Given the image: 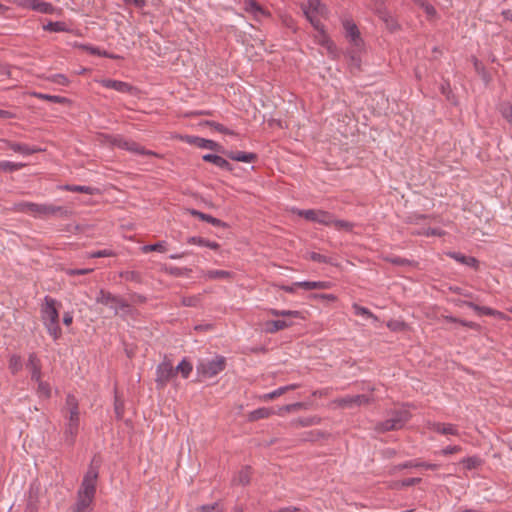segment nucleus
<instances>
[{"label":"nucleus","mask_w":512,"mask_h":512,"mask_svg":"<svg viewBox=\"0 0 512 512\" xmlns=\"http://www.w3.org/2000/svg\"><path fill=\"white\" fill-rule=\"evenodd\" d=\"M293 212L296 213L298 216L305 218L308 221L316 223L318 210H315V209H307V210L293 209Z\"/></svg>","instance_id":"79ce46f5"},{"label":"nucleus","mask_w":512,"mask_h":512,"mask_svg":"<svg viewBox=\"0 0 512 512\" xmlns=\"http://www.w3.org/2000/svg\"><path fill=\"white\" fill-rule=\"evenodd\" d=\"M447 256L468 267L477 268L478 260L472 256H466L460 252L450 251Z\"/></svg>","instance_id":"dca6fc26"},{"label":"nucleus","mask_w":512,"mask_h":512,"mask_svg":"<svg viewBox=\"0 0 512 512\" xmlns=\"http://www.w3.org/2000/svg\"><path fill=\"white\" fill-rule=\"evenodd\" d=\"M202 159L205 162L213 163L215 166H217L223 170H226V171L232 170V165L226 159H224L223 157H221L219 155L205 154L202 156Z\"/></svg>","instance_id":"a211bd4d"},{"label":"nucleus","mask_w":512,"mask_h":512,"mask_svg":"<svg viewBox=\"0 0 512 512\" xmlns=\"http://www.w3.org/2000/svg\"><path fill=\"white\" fill-rule=\"evenodd\" d=\"M226 367V358L221 355L215 357L198 359L196 372L199 378L208 379L218 375Z\"/></svg>","instance_id":"7ed1b4c3"},{"label":"nucleus","mask_w":512,"mask_h":512,"mask_svg":"<svg viewBox=\"0 0 512 512\" xmlns=\"http://www.w3.org/2000/svg\"><path fill=\"white\" fill-rule=\"evenodd\" d=\"M30 208H31V202H28V201H21V202H17L13 205V210L15 212H19V213H27V214H30Z\"/></svg>","instance_id":"603ef678"},{"label":"nucleus","mask_w":512,"mask_h":512,"mask_svg":"<svg viewBox=\"0 0 512 512\" xmlns=\"http://www.w3.org/2000/svg\"><path fill=\"white\" fill-rule=\"evenodd\" d=\"M462 305H465L471 309H473L476 313H478L479 315H488V316H493V315H496L498 312L490 307H486V306H479L477 304H475L474 302H471V301H462L461 302Z\"/></svg>","instance_id":"c85d7f7f"},{"label":"nucleus","mask_w":512,"mask_h":512,"mask_svg":"<svg viewBox=\"0 0 512 512\" xmlns=\"http://www.w3.org/2000/svg\"><path fill=\"white\" fill-rule=\"evenodd\" d=\"M251 468L249 466L243 467L232 479L233 485L246 486L250 483Z\"/></svg>","instance_id":"5701e85b"},{"label":"nucleus","mask_w":512,"mask_h":512,"mask_svg":"<svg viewBox=\"0 0 512 512\" xmlns=\"http://www.w3.org/2000/svg\"><path fill=\"white\" fill-rule=\"evenodd\" d=\"M281 317L284 318H301V312L296 310H281Z\"/></svg>","instance_id":"e2e57ef3"},{"label":"nucleus","mask_w":512,"mask_h":512,"mask_svg":"<svg viewBox=\"0 0 512 512\" xmlns=\"http://www.w3.org/2000/svg\"><path fill=\"white\" fill-rule=\"evenodd\" d=\"M390 263L397 265V266H406V265H412L413 261L402 258L399 256H394L388 259Z\"/></svg>","instance_id":"13d9d810"},{"label":"nucleus","mask_w":512,"mask_h":512,"mask_svg":"<svg viewBox=\"0 0 512 512\" xmlns=\"http://www.w3.org/2000/svg\"><path fill=\"white\" fill-rule=\"evenodd\" d=\"M302 9L310 10L312 14H323L326 10L320 0H308L307 5H303Z\"/></svg>","instance_id":"473e14b6"},{"label":"nucleus","mask_w":512,"mask_h":512,"mask_svg":"<svg viewBox=\"0 0 512 512\" xmlns=\"http://www.w3.org/2000/svg\"><path fill=\"white\" fill-rule=\"evenodd\" d=\"M418 234H421L418 232ZM425 236H442L444 232L439 228H428L423 233Z\"/></svg>","instance_id":"69168bd1"},{"label":"nucleus","mask_w":512,"mask_h":512,"mask_svg":"<svg viewBox=\"0 0 512 512\" xmlns=\"http://www.w3.org/2000/svg\"><path fill=\"white\" fill-rule=\"evenodd\" d=\"M226 156L233 161L245 163H251L257 158L255 153L244 151H229L226 153Z\"/></svg>","instance_id":"f3484780"},{"label":"nucleus","mask_w":512,"mask_h":512,"mask_svg":"<svg viewBox=\"0 0 512 512\" xmlns=\"http://www.w3.org/2000/svg\"><path fill=\"white\" fill-rule=\"evenodd\" d=\"M298 385L297 384H290V385H286V386H281L269 393H266L263 395V399L264 400H271V399H274V398H277L281 395H283L285 392L289 391V390H293L295 388H297Z\"/></svg>","instance_id":"7c9ffc66"},{"label":"nucleus","mask_w":512,"mask_h":512,"mask_svg":"<svg viewBox=\"0 0 512 512\" xmlns=\"http://www.w3.org/2000/svg\"><path fill=\"white\" fill-rule=\"evenodd\" d=\"M129 149H130V154L141 156L143 158L150 159L153 157H159V155L156 152H154L152 150H146L145 148L141 147L140 145H138L135 142H130Z\"/></svg>","instance_id":"393cba45"},{"label":"nucleus","mask_w":512,"mask_h":512,"mask_svg":"<svg viewBox=\"0 0 512 512\" xmlns=\"http://www.w3.org/2000/svg\"><path fill=\"white\" fill-rule=\"evenodd\" d=\"M245 10L258 17L264 15L265 11L255 0H244Z\"/></svg>","instance_id":"2f4dec72"},{"label":"nucleus","mask_w":512,"mask_h":512,"mask_svg":"<svg viewBox=\"0 0 512 512\" xmlns=\"http://www.w3.org/2000/svg\"><path fill=\"white\" fill-rule=\"evenodd\" d=\"M334 222V215L328 211L318 210L316 223L331 226Z\"/></svg>","instance_id":"72a5a7b5"},{"label":"nucleus","mask_w":512,"mask_h":512,"mask_svg":"<svg viewBox=\"0 0 512 512\" xmlns=\"http://www.w3.org/2000/svg\"><path fill=\"white\" fill-rule=\"evenodd\" d=\"M304 14L307 20L311 23V25L318 31L323 32V25L320 20L317 18L318 14H312L310 10L304 9Z\"/></svg>","instance_id":"09e8293b"},{"label":"nucleus","mask_w":512,"mask_h":512,"mask_svg":"<svg viewBox=\"0 0 512 512\" xmlns=\"http://www.w3.org/2000/svg\"><path fill=\"white\" fill-rule=\"evenodd\" d=\"M17 4L20 7L28 8L43 14H52L54 12V6L44 0H17Z\"/></svg>","instance_id":"1a4fd4ad"},{"label":"nucleus","mask_w":512,"mask_h":512,"mask_svg":"<svg viewBox=\"0 0 512 512\" xmlns=\"http://www.w3.org/2000/svg\"><path fill=\"white\" fill-rule=\"evenodd\" d=\"M112 255H113V253L111 250L103 249V250H98V251H94V252H89L87 254V257L88 258H101V257H110Z\"/></svg>","instance_id":"4d7b16f0"},{"label":"nucleus","mask_w":512,"mask_h":512,"mask_svg":"<svg viewBox=\"0 0 512 512\" xmlns=\"http://www.w3.org/2000/svg\"><path fill=\"white\" fill-rule=\"evenodd\" d=\"M34 382L37 383V389L36 394L40 399H50L52 396V387L51 385L42 380V377L39 378V380H35Z\"/></svg>","instance_id":"b1692460"},{"label":"nucleus","mask_w":512,"mask_h":512,"mask_svg":"<svg viewBox=\"0 0 512 512\" xmlns=\"http://www.w3.org/2000/svg\"><path fill=\"white\" fill-rule=\"evenodd\" d=\"M114 412L118 420H122L125 415V404L124 401L120 400L118 394H115Z\"/></svg>","instance_id":"37998d69"},{"label":"nucleus","mask_w":512,"mask_h":512,"mask_svg":"<svg viewBox=\"0 0 512 512\" xmlns=\"http://www.w3.org/2000/svg\"><path fill=\"white\" fill-rule=\"evenodd\" d=\"M175 374L180 372L183 378H188L193 370V365L185 358L174 368Z\"/></svg>","instance_id":"e433bc0d"},{"label":"nucleus","mask_w":512,"mask_h":512,"mask_svg":"<svg viewBox=\"0 0 512 512\" xmlns=\"http://www.w3.org/2000/svg\"><path fill=\"white\" fill-rule=\"evenodd\" d=\"M432 430L442 435L457 436L459 434L457 426L450 423H433Z\"/></svg>","instance_id":"aec40b11"},{"label":"nucleus","mask_w":512,"mask_h":512,"mask_svg":"<svg viewBox=\"0 0 512 512\" xmlns=\"http://www.w3.org/2000/svg\"><path fill=\"white\" fill-rule=\"evenodd\" d=\"M96 491H88L80 488L78 491V498L72 512H87L93 502Z\"/></svg>","instance_id":"9d476101"},{"label":"nucleus","mask_w":512,"mask_h":512,"mask_svg":"<svg viewBox=\"0 0 512 512\" xmlns=\"http://www.w3.org/2000/svg\"><path fill=\"white\" fill-rule=\"evenodd\" d=\"M195 512H221L219 503L204 504L196 508Z\"/></svg>","instance_id":"3c124183"},{"label":"nucleus","mask_w":512,"mask_h":512,"mask_svg":"<svg viewBox=\"0 0 512 512\" xmlns=\"http://www.w3.org/2000/svg\"><path fill=\"white\" fill-rule=\"evenodd\" d=\"M26 368L30 371L32 381L39 380L42 377L41 361L36 353L29 354Z\"/></svg>","instance_id":"4468645a"},{"label":"nucleus","mask_w":512,"mask_h":512,"mask_svg":"<svg viewBox=\"0 0 512 512\" xmlns=\"http://www.w3.org/2000/svg\"><path fill=\"white\" fill-rule=\"evenodd\" d=\"M203 276L209 280H230L233 277V272L227 270H208Z\"/></svg>","instance_id":"a878e982"},{"label":"nucleus","mask_w":512,"mask_h":512,"mask_svg":"<svg viewBox=\"0 0 512 512\" xmlns=\"http://www.w3.org/2000/svg\"><path fill=\"white\" fill-rule=\"evenodd\" d=\"M43 29L49 32H65L68 30L66 24L61 21H49L46 25L43 26Z\"/></svg>","instance_id":"ea45409f"},{"label":"nucleus","mask_w":512,"mask_h":512,"mask_svg":"<svg viewBox=\"0 0 512 512\" xmlns=\"http://www.w3.org/2000/svg\"><path fill=\"white\" fill-rule=\"evenodd\" d=\"M82 48L85 49L86 51H88L92 55L107 56V53L105 51L101 52V50L98 47L83 45Z\"/></svg>","instance_id":"0e129e2a"},{"label":"nucleus","mask_w":512,"mask_h":512,"mask_svg":"<svg viewBox=\"0 0 512 512\" xmlns=\"http://www.w3.org/2000/svg\"><path fill=\"white\" fill-rule=\"evenodd\" d=\"M190 214L192 216L198 217L202 221H205V222H207V223H209V224H211V225H213L215 227H225L226 226V224L222 220H220L218 218H215L212 215L205 214V213H203L201 211H198L196 209H191L190 210Z\"/></svg>","instance_id":"4be33fe9"},{"label":"nucleus","mask_w":512,"mask_h":512,"mask_svg":"<svg viewBox=\"0 0 512 512\" xmlns=\"http://www.w3.org/2000/svg\"><path fill=\"white\" fill-rule=\"evenodd\" d=\"M5 143H6L7 147L9 149H11L12 151H14L16 153H20L22 155H26V156L32 155V154L40 151V149L31 147L24 143L12 142V141H8V140H6Z\"/></svg>","instance_id":"2eb2a0df"},{"label":"nucleus","mask_w":512,"mask_h":512,"mask_svg":"<svg viewBox=\"0 0 512 512\" xmlns=\"http://www.w3.org/2000/svg\"><path fill=\"white\" fill-rule=\"evenodd\" d=\"M310 260L318 263H329L332 264V259L317 252L309 253Z\"/></svg>","instance_id":"5fc2aeb1"},{"label":"nucleus","mask_w":512,"mask_h":512,"mask_svg":"<svg viewBox=\"0 0 512 512\" xmlns=\"http://www.w3.org/2000/svg\"><path fill=\"white\" fill-rule=\"evenodd\" d=\"M187 242L189 244H194V245H197V246H200V247H207L211 250H218L220 245L215 242V241H210L208 239H205V238H202V237H198V236H192V237H189Z\"/></svg>","instance_id":"bb28decb"},{"label":"nucleus","mask_w":512,"mask_h":512,"mask_svg":"<svg viewBox=\"0 0 512 512\" xmlns=\"http://www.w3.org/2000/svg\"><path fill=\"white\" fill-rule=\"evenodd\" d=\"M181 139L185 143L190 144V145H195L201 149H209V150H215V151H219V149H220V145L210 139H205V138L193 136V135H185V136H182Z\"/></svg>","instance_id":"f8f14e48"},{"label":"nucleus","mask_w":512,"mask_h":512,"mask_svg":"<svg viewBox=\"0 0 512 512\" xmlns=\"http://www.w3.org/2000/svg\"><path fill=\"white\" fill-rule=\"evenodd\" d=\"M101 84H102V86H104L106 88L114 89V90L122 92V93L128 92V83H126V82L112 80V79H104L101 81Z\"/></svg>","instance_id":"cd10ccee"},{"label":"nucleus","mask_w":512,"mask_h":512,"mask_svg":"<svg viewBox=\"0 0 512 512\" xmlns=\"http://www.w3.org/2000/svg\"><path fill=\"white\" fill-rule=\"evenodd\" d=\"M410 417V412L406 409L394 410L386 420L377 423L375 429L378 432L401 429L409 421Z\"/></svg>","instance_id":"20e7f679"},{"label":"nucleus","mask_w":512,"mask_h":512,"mask_svg":"<svg viewBox=\"0 0 512 512\" xmlns=\"http://www.w3.org/2000/svg\"><path fill=\"white\" fill-rule=\"evenodd\" d=\"M24 165L22 163H15L11 161H0V171L2 172H13L20 170Z\"/></svg>","instance_id":"c03bdc74"},{"label":"nucleus","mask_w":512,"mask_h":512,"mask_svg":"<svg viewBox=\"0 0 512 512\" xmlns=\"http://www.w3.org/2000/svg\"><path fill=\"white\" fill-rule=\"evenodd\" d=\"M64 189L70 192H79V193H86V194H93L96 190L95 188L91 186H82V185H65Z\"/></svg>","instance_id":"49530a36"},{"label":"nucleus","mask_w":512,"mask_h":512,"mask_svg":"<svg viewBox=\"0 0 512 512\" xmlns=\"http://www.w3.org/2000/svg\"><path fill=\"white\" fill-rule=\"evenodd\" d=\"M460 463L463 464L466 470H473L481 466L482 460L478 456H470L463 458Z\"/></svg>","instance_id":"f704fd0d"},{"label":"nucleus","mask_w":512,"mask_h":512,"mask_svg":"<svg viewBox=\"0 0 512 512\" xmlns=\"http://www.w3.org/2000/svg\"><path fill=\"white\" fill-rule=\"evenodd\" d=\"M501 115L509 122L512 126V105L508 102H504L500 105Z\"/></svg>","instance_id":"8fccbe9b"},{"label":"nucleus","mask_w":512,"mask_h":512,"mask_svg":"<svg viewBox=\"0 0 512 512\" xmlns=\"http://www.w3.org/2000/svg\"><path fill=\"white\" fill-rule=\"evenodd\" d=\"M64 410L66 423L63 432V440L67 446L72 447L75 444L80 424L79 403L73 394H68L66 396V404Z\"/></svg>","instance_id":"f257e3e1"},{"label":"nucleus","mask_w":512,"mask_h":512,"mask_svg":"<svg viewBox=\"0 0 512 512\" xmlns=\"http://www.w3.org/2000/svg\"><path fill=\"white\" fill-rule=\"evenodd\" d=\"M343 28L345 31V36L349 41L356 47H360L362 45V38L360 36V31L353 20L345 19L343 21Z\"/></svg>","instance_id":"ddd939ff"},{"label":"nucleus","mask_w":512,"mask_h":512,"mask_svg":"<svg viewBox=\"0 0 512 512\" xmlns=\"http://www.w3.org/2000/svg\"><path fill=\"white\" fill-rule=\"evenodd\" d=\"M273 413L274 412L272 409L262 407V408H258V409H255L254 411H252L249 415V419L252 421H256L259 419L268 418Z\"/></svg>","instance_id":"c9c22d12"},{"label":"nucleus","mask_w":512,"mask_h":512,"mask_svg":"<svg viewBox=\"0 0 512 512\" xmlns=\"http://www.w3.org/2000/svg\"><path fill=\"white\" fill-rule=\"evenodd\" d=\"M373 399L369 395L358 394V395H347L336 400L338 406L342 408H354L362 405L369 404Z\"/></svg>","instance_id":"6e6552de"},{"label":"nucleus","mask_w":512,"mask_h":512,"mask_svg":"<svg viewBox=\"0 0 512 512\" xmlns=\"http://www.w3.org/2000/svg\"><path fill=\"white\" fill-rule=\"evenodd\" d=\"M329 285V282L326 281H312L311 289H327Z\"/></svg>","instance_id":"338daca9"},{"label":"nucleus","mask_w":512,"mask_h":512,"mask_svg":"<svg viewBox=\"0 0 512 512\" xmlns=\"http://www.w3.org/2000/svg\"><path fill=\"white\" fill-rule=\"evenodd\" d=\"M415 5L422 8L429 18L436 16V9L426 0H411Z\"/></svg>","instance_id":"4c0bfd02"},{"label":"nucleus","mask_w":512,"mask_h":512,"mask_svg":"<svg viewBox=\"0 0 512 512\" xmlns=\"http://www.w3.org/2000/svg\"><path fill=\"white\" fill-rule=\"evenodd\" d=\"M93 270H94L93 268H83V269L67 268V269H64V272L68 276H79V275L89 274V273L93 272Z\"/></svg>","instance_id":"6e6d98bb"},{"label":"nucleus","mask_w":512,"mask_h":512,"mask_svg":"<svg viewBox=\"0 0 512 512\" xmlns=\"http://www.w3.org/2000/svg\"><path fill=\"white\" fill-rule=\"evenodd\" d=\"M292 321L283 320H270L265 323V329L268 333H276L280 330L286 329L292 326Z\"/></svg>","instance_id":"412c9836"},{"label":"nucleus","mask_w":512,"mask_h":512,"mask_svg":"<svg viewBox=\"0 0 512 512\" xmlns=\"http://www.w3.org/2000/svg\"><path fill=\"white\" fill-rule=\"evenodd\" d=\"M44 305L41 308V319L47 332L54 340H58L62 335V330L59 325V313L57 310V301L50 297L45 296Z\"/></svg>","instance_id":"f03ea898"},{"label":"nucleus","mask_w":512,"mask_h":512,"mask_svg":"<svg viewBox=\"0 0 512 512\" xmlns=\"http://www.w3.org/2000/svg\"><path fill=\"white\" fill-rule=\"evenodd\" d=\"M174 376L175 370L169 361H163L157 366L156 382L158 385L164 386Z\"/></svg>","instance_id":"9b49d317"},{"label":"nucleus","mask_w":512,"mask_h":512,"mask_svg":"<svg viewBox=\"0 0 512 512\" xmlns=\"http://www.w3.org/2000/svg\"><path fill=\"white\" fill-rule=\"evenodd\" d=\"M100 465H101L100 458H98L97 456H94L91 460V463L88 467L87 472L85 473V475L83 477L80 488L88 490V491L89 490L96 491V482H97L98 475H99Z\"/></svg>","instance_id":"0eeeda50"},{"label":"nucleus","mask_w":512,"mask_h":512,"mask_svg":"<svg viewBox=\"0 0 512 512\" xmlns=\"http://www.w3.org/2000/svg\"><path fill=\"white\" fill-rule=\"evenodd\" d=\"M23 368L22 358L20 355L12 354L9 357L8 369L12 375H17Z\"/></svg>","instance_id":"c756f323"},{"label":"nucleus","mask_w":512,"mask_h":512,"mask_svg":"<svg viewBox=\"0 0 512 512\" xmlns=\"http://www.w3.org/2000/svg\"><path fill=\"white\" fill-rule=\"evenodd\" d=\"M352 309L354 313L358 316H363L366 318H372L374 320H377V317L366 307L360 306L356 303L352 305Z\"/></svg>","instance_id":"de8ad7c7"},{"label":"nucleus","mask_w":512,"mask_h":512,"mask_svg":"<svg viewBox=\"0 0 512 512\" xmlns=\"http://www.w3.org/2000/svg\"><path fill=\"white\" fill-rule=\"evenodd\" d=\"M140 249H141V251L143 253H148V252H151V251H156V252L163 253V252L166 251V242L165 241H159V242L154 243V244L144 245Z\"/></svg>","instance_id":"a19ab883"},{"label":"nucleus","mask_w":512,"mask_h":512,"mask_svg":"<svg viewBox=\"0 0 512 512\" xmlns=\"http://www.w3.org/2000/svg\"><path fill=\"white\" fill-rule=\"evenodd\" d=\"M181 302H182L183 306L196 307L199 303V297H197V296L183 297Z\"/></svg>","instance_id":"bf43d9fd"},{"label":"nucleus","mask_w":512,"mask_h":512,"mask_svg":"<svg viewBox=\"0 0 512 512\" xmlns=\"http://www.w3.org/2000/svg\"><path fill=\"white\" fill-rule=\"evenodd\" d=\"M461 450H462L461 446L454 445V446H447V447L443 448L440 453L442 455L447 456V455H451V454H454V453H458Z\"/></svg>","instance_id":"052dcab7"},{"label":"nucleus","mask_w":512,"mask_h":512,"mask_svg":"<svg viewBox=\"0 0 512 512\" xmlns=\"http://www.w3.org/2000/svg\"><path fill=\"white\" fill-rule=\"evenodd\" d=\"M96 301L97 303L109 307L115 315L125 317L128 312V304L126 300L108 291L100 290L96 297Z\"/></svg>","instance_id":"39448f33"},{"label":"nucleus","mask_w":512,"mask_h":512,"mask_svg":"<svg viewBox=\"0 0 512 512\" xmlns=\"http://www.w3.org/2000/svg\"><path fill=\"white\" fill-rule=\"evenodd\" d=\"M33 95L39 99L47 100V101L54 102V103L64 104V103L68 102L67 98H65L63 96H59V95H50V94L36 93V92Z\"/></svg>","instance_id":"58836bf2"},{"label":"nucleus","mask_w":512,"mask_h":512,"mask_svg":"<svg viewBox=\"0 0 512 512\" xmlns=\"http://www.w3.org/2000/svg\"><path fill=\"white\" fill-rule=\"evenodd\" d=\"M207 124L212 127L214 130L218 131L219 133L228 134V135H235V132L228 129L224 125L214 122V121H208Z\"/></svg>","instance_id":"864d4df0"},{"label":"nucleus","mask_w":512,"mask_h":512,"mask_svg":"<svg viewBox=\"0 0 512 512\" xmlns=\"http://www.w3.org/2000/svg\"><path fill=\"white\" fill-rule=\"evenodd\" d=\"M52 81L58 85H67L69 83L68 78L63 74H55L52 76Z\"/></svg>","instance_id":"680f3d73"},{"label":"nucleus","mask_w":512,"mask_h":512,"mask_svg":"<svg viewBox=\"0 0 512 512\" xmlns=\"http://www.w3.org/2000/svg\"><path fill=\"white\" fill-rule=\"evenodd\" d=\"M425 468L430 470H436L439 468V464L428 463L419 460H409L404 463H401L397 466L398 469H407V468Z\"/></svg>","instance_id":"6ab92c4d"},{"label":"nucleus","mask_w":512,"mask_h":512,"mask_svg":"<svg viewBox=\"0 0 512 512\" xmlns=\"http://www.w3.org/2000/svg\"><path fill=\"white\" fill-rule=\"evenodd\" d=\"M30 215L39 218H47L51 216L67 217L69 215V211L63 206L31 202Z\"/></svg>","instance_id":"423d86ee"},{"label":"nucleus","mask_w":512,"mask_h":512,"mask_svg":"<svg viewBox=\"0 0 512 512\" xmlns=\"http://www.w3.org/2000/svg\"><path fill=\"white\" fill-rule=\"evenodd\" d=\"M420 482H421V478H407V479L402 481V485L406 486V487H409V486L416 485V484H418Z\"/></svg>","instance_id":"774afa93"},{"label":"nucleus","mask_w":512,"mask_h":512,"mask_svg":"<svg viewBox=\"0 0 512 512\" xmlns=\"http://www.w3.org/2000/svg\"><path fill=\"white\" fill-rule=\"evenodd\" d=\"M332 225L338 230V231H345V232H352L354 228V223L346 221V220H337L334 218V222Z\"/></svg>","instance_id":"a18cd8bd"}]
</instances>
